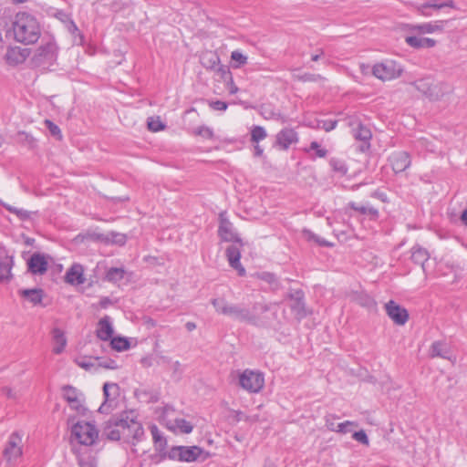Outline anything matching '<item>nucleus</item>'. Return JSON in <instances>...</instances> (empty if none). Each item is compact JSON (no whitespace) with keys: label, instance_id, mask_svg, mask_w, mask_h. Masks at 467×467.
I'll list each match as a JSON object with an SVG mask.
<instances>
[{"label":"nucleus","instance_id":"9b49d317","mask_svg":"<svg viewBox=\"0 0 467 467\" xmlns=\"http://www.w3.org/2000/svg\"><path fill=\"white\" fill-rule=\"evenodd\" d=\"M385 309L389 317L399 326H403L409 319L407 309L395 301L390 300L385 305Z\"/></svg>","mask_w":467,"mask_h":467},{"label":"nucleus","instance_id":"f3484780","mask_svg":"<svg viewBox=\"0 0 467 467\" xmlns=\"http://www.w3.org/2000/svg\"><path fill=\"white\" fill-rule=\"evenodd\" d=\"M48 263L44 254L34 253L27 261L28 270L34 275H44L47 271Z\"/></svg>","mask_w":467,"mask_h":467},{"label":"nucleus","instance_id":"bf43d9fd","mask_svg":"<svg viewBox=\"0 0 467 467\" xmlns=\"http://www.w3.org/2000/svg\"><path fill=\"white\" fill-rule=\"evenodd\" d=\"M428 85L427 81L426 80H420L418 81L417 83V88L419 90H421L425 96L427 97H431L432 96V92L430 88H428L427 89H425V87Z\"/></svg>","mask_w":467,"mask_h":467},{"label":"nucleus","instance_id":"7c9ffc66","mask_svg":"<svg viewBox=\"0 0 467 467\" xmlns=\"http://www.w3.org/2000/svg\"><path fill=\"white\" fill-rule=\"evenodd\" d=\"M150 432H151V435H152V440H153V442L155 444V447L159 450V451H162L166 448L167 446V440L166 438L162 435V433L160 431V430L158 429L157 426L153 425L151 428H150Z\"/></svg>","mask_w":467,"mask_h":467},{"label":"nucleus","instance_id":"864d4df0","mask_svg":"<svg viewBox=\"0 0 467 467\" xmlns=\"http://www.w3.org/2000/svg\"><path fill=\"white\" fill-rule=\"evenodd\" d=\"M415 29L419 30L420 36L426 33H432L438 28V26H433L431 23L418 25L414 26Z\"/></svg>","mask_w":467,"mask_h":467},{"label":"nucleus","instance_id":"680f3d73","mask_svg":"<svg viewBox=\"0 0 467 467\" xmlns=\"http://www.w3.org/2000/svg\"><path fill=\"white\" fill-rule=\"evenodd\" d=\"M370 197L379 199L383 202H388V197H387L386 193L383 192H380V191H375V192H371Z\"/></svg>","mask_w":467,"mask_h":467},{"label":"nucleus","instance_id":"13d9d810","mask_svg":"<svg viewBox=\"0 0 467 467\" xmlns=\"http://www.w3.org/2000/svg\"><path fill=\"white\" fill-rule=\"evenodd\" d=\"M209 106L213 110L224 111L228 108V104L222 100L210 101Z\"/></svg>","mask_w":467,"mask_h":467},{"label":"nucleus","instance_id":"9d476101","mask_svg":"<svg viewBox=\"0 0 467 467\" xmlns=\"http://www.w3.org/2000/svg\"><path fill=\"white\" fill-rule=\"evenodd\" d=\"M219 221L220 223L218 227V235L221 240L223 242L236 243L242 246V239L234 231L233 223L226 217H224L223 213H220Z\"/></svg>","mask_w":467,"mask_h":467},{"label":"nucleus","instance_id":"c9c22d12","mask_svg":"<svg viewBox=\"0 0 467 467\" xmlns=\"http://www.w3.org/2000/svg\"><path fill=\"white\" fill-rule=\"evenodd\" d=\"M302 234L307 241L315 242L316 244H317L320 246L329 247L332 245V244L320 238L316 234H314L311 230L304 229L302 231Z\"/></svg>","mask_w":467,"mask_h":467},{"label":"nucleus","instance_id":"0e129e2a","mask_svg":"<svg viewBox=\"0 0 467 467\" xmlns=\"http://www.w3.org/2000/svg\"><path fill=\"white\" fill-rule=\"evenodd\" d=\"M337 124V120H326L323 122L322 128L326 131H331L332 130H334L336 128Z\"/></svg>","mask_w":467,"mask_h":467},{"label":"nucleus","instance_id":"a878e982","mask_svg":"<svg viewBox=\"0 0 467 467\" xmlns=\"http://www.w3.org/2000/svg\"><path fill=\"white\" fill-rule=\"evenodd\" d=\"M201 63L205 68L215 71L220 65V57L215 52H207L202 56Z\"/></svg>","mask_w":467,"mask_h":467},{"label":"nucleus","instance_id":"603ef678","mask_svg":"<svg viewBox=\"0 0 467 467\" xmlns=\"http://www.w3.org/2000/svg\"><path fill=\"white\" fill-rule=\"evenodd\" d=\"M92 358H88L87 357H84V358H80L76 360L77 364L82 368H85L86 370H88L92 368H94L95 366H97V361H92L91 360Z\"/></svg>","mask_w":467,"mask_h":467},{"label":"nucleus","instance_id":"774afa93","mask_svg":"<svg viewBox=\"0 0 467 467\" xmlns=\"http://www.w3.org/2000/svg\"><path fill=\"white\" fill-rule=\"evenodd\" d=\"M140 364L145 367V368H149V367H151L152 366V361H151V358H142L140 359Z\"/></svg>","mask_w":467,"mask_h":467},{"label":"nucleus","instance_id":"4d7b16f0","mask_svg":"<svg viewBox=\"0 0 467 467\" xmlns=\"http://www.w3.org/2000/svg\"><path fill=\"white\" fill-rule=\"evenodd\" d=\"M300 79L305 82H317L324 80L325 78L319 74L306 73L300 77Z\"/></svg>","mask_w":467,"mask_h":467},{"label":"nucleus","instance_id":"ea45409f","mask_svg":"<svg viewBox=\"0 0 467 467\" xmlns=\"http://www.w3.org/2000/svg\"><path fill=\"white\" fill-rule=\"evenodd\" d=\"M329 164L332 168V170L340 175H346L348 172V167L346 166L345 162L339 159L332 158L329 161Z\"/></svg>","mask_w":467,"mask_h":467},{"label":"nucleus","instance_id":"5fc2aeb1","mask_svg":"<svg viewBox=\"0 0 467 467\" xmlns=\"http://www.w3.org/2000/svg\"><path fill=\"white\" fill-rule=\"evenodd\" d=\"M195 134L210 140L214 136L213 130L206 126L197 128Z\"/></svg>","mask_w":467,"mask_h":467},{"label":"nucleus","instance_id":"49530a36","mask_svg":"<svg viewBox=\"0 0 467 467\" xmlns=\"http://www.w3.org/2000/svg\"><path fill=\"white\" fill-rule=\"evenodd\" d=\"M93 360L97 361V367L104 368L108 369H117L119 366L114 359L107 358L105 360H99V358H94Z\"/></svg>","mask_w":467,"mask_h":467},{"label":"nucleus","instance_id":"ddd939ff","mask_svg":"<svg viewBox=\"0 0 467 467\" xmlns=\"http://www.w3.org/2000/svg\"><path fill=\"white\" fill-rule=\"evenodd\" d=\"M348 210H352L358 213L359 214L366 215L372 221H377L379 217V210L369 205L368 203L358 204L355 202H349L345 208V213L348 216H353V214L349 213Z\"/></svg>","mask_w":467,"mask_h":467},{"label":"nucleus","instance_id":"c03bdc74","mask_svg":"<svg viewBox=\"0 0 467 467\" xmlns=\"http://www.w3.org/2000/svg\"><path fill=\"white\" fill-rule=\"evenodd\" d=\"M7 211H9L11 213L16 214L20 220L26 221L30 218V212L19 209L11 205L6 206Z\"/></svg>","mask_w":467,"mask_h":467},{"label":"nucleus","instance_id":"a18cd8bd","mask_svg":"<svg viewBox=\"0 0 467 467\" xmlns=\"http://www.w3.org/2000/svg\"><path fill=\"white\" fill-rule=\"evenodd\" d=\"M420 10L422 15L430 16L432 11H438V2L437 0H432L431 3H424L420 5Z\"/></svg>","mask_w":467,"mask_h":467},{"label":"nucleus","instance_id":"c85d7f7f","mask_svg":"<svg viewBox=\"0 0 467 467\" xmlns=\"http://www.w3.org/2000/svg\"><path fill=\"white\" fill-rule=\"evenodd\" d=\"M353 136L358 140L368 142L371 139L372 133L368 127L358 123V127L353 129Z\"/></svg>","mask_w":467,"mask_h":467},{"label":"nucleus","instance_id":"aec40b11","mask_svg":"<svg viewBox=\"0 0 467 467\" xmlns=\"http://www.w3.org/2000/svg\"><path fill=\"white\" fill-rule=\"evenodd\" d=\"M12 257L8 256L4 249L0 248V282L9 281L12 277Z\"/></svg>","mask_w":467,"mask_h":467},{"label":"nucleus","instance_id":"1a4fd4ad","mask_svg":"<svg viewBox=\"0 0 467 467\" xmlns=\"http://www.w3.org/2000/svg\"><path fill=\"white\" fill-rule=\"evenodd\" d=\"M57 47L56 43L49 40L36 50L33 60L37 65L52 64L57 58Z\"/></svg>","mask_w":467,"mask_h":467},{"label":"nucleus","instance_id":"4c0bfd02","mask_svg":"<svg viewBox=\"0 0 467 467\" xmlns=\"http://www.w3.org/2000/svg\"><path fill=\"white\" fill-rule=\"evenodd\" d=\"M231 59L234 68H239L247 63V57L239 50H234L231 53Z\"/></svg>","mask_w":467,"mask_h":467},{"label":"nucleus","instance_id":"338daca9","mask_svg":"<svg viewBox=\"0 0 467 467\" xmlns=\"http://www.w3.org/2000/svg\"><path fill=\"white\" fill-rule=\"evenodd\" d=\"M2 392L6 395L8 399H16V395L13 392L12 389L9 387L2 388Z\"/></svg>","mask_w":467,"mask_h":467},{"label":"nucleus","instance_id":"bb28decb","mask_svg":"<svg viewBox=\"0 0 467 467\" xmlns=\"http://www.w3.org/2000/svg\"><path fill=\"white\" fill-rule=\"evenodd\" d=\"M429 259L428 251L420 246H413L411 248V260L422 266V269L425 271V263Z\"/></svg>","mask_w":467,"mask_h":467},{"label":"nucleus","instance_id":"39448f33","mask_svg":"<svg viewBox=\"0 0 467 467\" xmlns=\"http://www.w3.org/2000/svg\"><path fill=\"white\" fill-rule=\"evenodd\" d=\"M71 433L80 444L86 446L93 445L99 436L96 427L89 422H77Z\"/></svg>","mask_w":467,"mask_h":467},{"label":"nucleus","instance_id":"f257e3e1","mask_svg":"<svg viewBox=\"0 0 467 467\" xmlns=\"http://www.w3.org/2000/svg\"><path fill=\"white\" fill-rule=\"evenodd\" d=\"M14 39L24 45L35 44L41 36V26L35 16L18 12L12 22Z\"/></svg>","mask_w":467,"mask_h":467},{"label":"nucleus","instance_id":"20e7f679","mask_svg":"<svg viewBox=\"0 0 467 467\" xmlns=\"http://www.w3.org/2000/svg\"><path fill=\"white\" fill-rule=\"evenodd\" d=\"M202 453H204V450L197 445H178L171 448L168 457L171 460H177L179 462H196Z\"/></svg>","mask_w":467,"mask_h":467},{"label":"nucleus","instance_id":"423d86ee","mask_svg":"<svg viewBox=\"0 0 467 467\" xmlns=\"http://www.w3.org/2000/svg\"><path fill=\"white\" fill-rule=\"evenodd\" d=\"M239 385L250 393H258L265 386L264 374L245 369L239 375Z\"/></svg>","mask_w":467,"mask_h":467},{"label":"nucleus","instance_id":"473e14b6","mask_svg":"<svg viewBox=\"0 0 467 467\" xmlns=\"http://www.w3.org/2000/svg\"><path fill=\"white\" fill-rule=\"evenodd\" d=\"M257 278L269 284L273 290L280 287V283L275 274L270 272H261L256 275Z\"/></svg>","mask_w":467,"mask_h":467},{"label":"nucleus","instance_id":"393cba45","mask_svg":"<svg viewBox=\"0 0 467 467\" xmlns=\"http://www.w3.org/2000/svg\"><path fill=\"white\" fill-rule=\"evenodd\" d=\"M52 337H53V341L55 343V347L53 348V352L55 354L62 353L67 345V338L64 335V332L60 328L55 327L52 330Z\"/></svg>","mask_w":467,"mask_h":467},{"label":"nucleus","instance_id":"8fccbe9b","mask_svg":"<svg viewBox=\"0 0 467 467\" xmlns=\"http://www.w3.org/2000/svg\"><path fill=\"white\" fill-rule=\"evenodd\" d=\"M352 438L363 444V445H366V446H368L369 445V440H368V437L366 433V431L364 430H360L358 431H354L353 434H352Z\"/></svg>","mask_w":467,"mask_h":467},{"label":"nucleus","instance_id":"09e8293b","mask_svg":"<svg viewBox=\"0 0 467 467\" xmlns=\"http://www.w3.org/2000/svg\"><path fill=\"white\" fill-rule=\"evenodd\" d=\"M148 129L151 131H160L162 130L165 128V125L160 120V119H154L153 118L148 119Z\"/></svg>","mask_w":467,"mask_h":467},{"label":"nucleus","instance_id":"f8f14e48","mask_svg":"<svg viewBox=\"0 0 467 467\" xmlns=\"http://www.w3.org/2000/svg\"><path fill=\"white\" fill-rule=\"evenodd\" d=\"M288 298L292 300L290 308L292 312L295 314L296 317L299 320L306 317L308 315V311L306 310V304L304 301V292L300 289L296 290L295 292L290 293L288 295Z\"/></svg>","mask_w":467,"mask_h":467},{"label":"nucleus","instance_id":"de8ad7c7","mask_svg":"<svg viewBox=\"0 0 467 467\" xmlns=\"http://www.w3.org/2000/svg\"><path fill=\"white\" fill-rule=\"evenodd\" d=\"M45 124L52 136L56 137L57 140L62 139L61 130L57 124L49 119H46Z\"/></svg>","mask_w":467,"mask_h":467},{"label":"nucleus","instance_id":"dca6fc26","mask_svg":"<svg viewBox=\"0 0 467 467\" xmlns=\"http://www.w3.org/2000/svg\"><path fill=\"white\" fill-rule=\"evenodd\" d=\"M297 141V133L293 129L285 128L276 134L275 145L281 150H286L290 145Z\"/></svg>","mask_w":467,"mask_h":467},{"label":"nucleus","instance_id":"e433bc0d","mask_svg":"<svg viewBox=\"0 0 467 467\" xmlns=\"http://www.w3.org/2000/svg\"><path fill=\"white\" fill-rule=\"evenodd\" d=\"M211 304L213 305V306L214 307L215 311L218 314H221L223 316L226 315V312L224 309H228V306H230V304L223 297L213 298L211 300Z\"/></svg>","mask_w":467,"mask_h":467},{"label":"nucleus","instance_id":"0eeeda50","mask_svg":"<svg viewBox=\"0 0 467 467\" xmlns=\"http://www.w3.org/2000/svg\"><path fill=\"white\" fill-rule=\"evenodd\" d=\"M402 71L401 67L393 60L375 64L372 67L373 76L383 81L399 78Z\"/></svg>","mask_w":467,"mask_h":467},{"label":"nucleus","instance_id":"37998d69","mask_svg":"<svg viewBox=\"0 0 467 467\" xmlns=\"http://www.w3.org/2000/svg\"><path fill=\"white\" fill-rule=\"evenodd\" d=\"M83 401H84V396L78 397L67 403L72 410H76L79 414L84 415L87 409L84 407Z\"/></svg>","mask_w":467,"mask_h":467},{"label":"nucleus","instance_id":"58836bf2","mask_svg":"<svg viewBox=\"0 0 467 467\" xmlns=\"http://www.w3.org/2000/svg\"><path fill=\"white\" fill-rule=\"evenodd\" d=\"M215 71L226 84H233V75L227 66L219 65Z\"/></svg>","mask_w":467,"mask_h":467},{"label":"nucleus","instance_id":"412c9836","mask_svg":"<svg viewBox=\"0 0 467 467\" xmlns=\"http://www.w3.org/2000/svg\"><path fill=\"white\" fill-rule=\"evenodd\" d=\"M17 293L21 298L31 303L33 306L42 304L44 291L41 288L19 289Z\"/></svg>","mask_w":467,"mask_h":467},{"label":"nucleus","instance_id":"3c124183","mask_svg":"<svg viewBox=\"0 0 467 467\" xmlns=\"http://www.w3.org/2000/svg\"><path fill=\"white\" fill-rule=\"evenodd\" d=\"M338 419V417L335 414H327L326 417H325V422H326V427L330 431H337V425L338 423L336 422V420Z\"/></svg>","mask_w":467,"mask_h":467},{"label":"nucleus","instance_id":"7ed1b4c3","mask_svg":"<svg viewBox=\"0 0 467 467\" xmlns=\"http://www.w3.org/2000/svg\"><path fill=\"white\" fill-rule=\"evenodd\" d=\"M224 310L226 312L225 316L240 322H245L255 327H265L268 325L267 321L243 306L230 304L228 309Z\"/></svg>","mask_w":467,"mask_h":467},{"label":"nucleus","instance_id":"cd10ccee","mask_svg":"<svg viewBox=\"0 0 467 467\" xmlns=\"http://www.w3.org/2000/svg\"><path fill=\"white\" fill-rule=\"evenodd\" d=\"M168 428L172 431L178 429L182 433L189 434L192 431L193 425L185 419H175L171 425H168Z\"/></svg>","mask_w":467,"mask_h":467},{"label":"nucleus","instance_id":"e2e57ef3","mask_svg":"<svg viewBox=\"0 0 467 467\" xmlns=\"http://www.w3.org/2000/svg\"><path fill=\"white\" fill-rule=\"evenodd\" d=\"M113 238L111 242L114 244H124L126 242V236L121 234H112Z\"/></svg>","mask_w":467,"mask_h":467},{"label":"nucleus","instance_id":"72a5a7b5","mask_svg":"<svg viewBox=\"0 0 467 467\" xmlns=\"http://www.w3.org/2000/svg\"><path fill=\"white\" fill-rule=\"evenodd\" d=\"M61 390L63 392V398L67 402H70L78 397H83V393L71 385H64Z\"/></svg>","mask_w":467,"mask_h":467},{"label":"nucleus","instance_id":"5701e85b","mask_svg":"<svg viewBox=\"0 0 467 467\" xmlns=\"http://www.w3.org/2000/svg\"><path fill=\"white\" fill-rule=\"evenodd\" d=\"M112 335L113 327L111 326L109 317L106 316L99 321L97 337L103 341H108L112 337Z\"/></svg>","mask_w":467,"mask_h":467},{"label":"nucleus","instance_id":"4be33fe9","mask_svg":"<svg viewBox=\"0 0 467 467\" xmlns=\"http://www.w3.org/2000/svg\"><path fill=\"white\" fill-rule=\"evenodd\" d=\"M118 420V415L112 416L107 422L103 433L110 441H119L123 439V433L120 427L115 424Z\"/></svg>","mask_w":467,"mask_h":467},{"label":"nucleus","instance_id":"6e6552de","mask_svg":"<svg viewBox=\"0 0 467 467\" xmlns=\"http://www.w3.org/2000/svg\"><path fill=\"white\" fill-rule=\"evenodd\" d=\"M22 454V436L13 432L8 438L3 456L10 465H15Z\"/></svg>","mask_w":467,"mask_h":467},{"label":"nucleus","instance_id":"c756f323","mask_svg":"<svg viewBox=\"0 0 467 467\" xmlns=\"http://www.w3.org/2000/svg\"><path fill=\"white\" fill-rule=\"evenodd\" d=\"M264 118L266 119H275L281 121L282 123H285L287 119L285 115H283L279 110H275L270 106H263L262 107Z\"/></svg>","mask_w":467,"mask_h":467},{"label":"nucleus","instance_id":"2eb2a0df","mask_svg":"<svg viewBox=\"0 0 467 467\" xmlns=\"http://www.w3.org/2000/svg\"><path fill=\"white\" fill-rule=\"evenodd\" d=\"M389 162L395 173L406 171L411 163L410 156L407 151H398L391 154Z\"/></svg>","mask_w":467,"mask_h":467},{"label":"nucleus","instance_id":"6ab92c4d","mask_svg":"<svg viewBox=\"0 0 467 467\" xmlns=\"http://www.w3.org/2000/svg\"><path fill=\"white\" fill-rule=\"evenodd\" d=\"M226 257L229 265L234 269L237 270L240 276L245 275V269L240 263L241 251L240 248L234 244H232L226 248Z\"/></svg>","mask_w":467,"mask_h":467},{"label":"nucleus","instance_id":"f704fd0d","mask_svg":"<svg viewBox=\"0 0 467 467\" xmlns=\"http://www.w3.org/2000/svg\"><path fill=\"white\" fill-rule=\"evenodd\" d=\"M110 346L117 351H124L130 348V344L126 337H115L110 338Z\"/></svg>","mask_w":467,"mask_h":467},{"label":"nucleus","instance_id":"a211bd4d","mask_svg":"<svg viewBox=\"0 0 467 467\" xmlns=\"http://www.w3.org/2000/svg\"><path fill=\"white\" fill-rule=\"evenodd\" d=\"M65 281L71 285H83L86 282L83 265L73 264L66 272Z\"/></svg>","mask_w":467,"mask_h":467},{"label":"nucleus","instance_id":"2f4dec72","mask_svg":"<svg viewBox=\"0 0 467 467\" xmlns=\"http://www.w3.org/2000/svg\"><path fill=\"white\" fill-rule=\"evenodd\" d=\"M125 269L122 267H111L106 272L105 279L110 283H118L124 278Z\"/></svg>","mask_w":467,"mask_h":467},{"label":"nucleus","instance_id":"052dcab7","mask_svg":"<svg viewBox=\"0 0 467 467\" xmlns=\"http://www.w3.org/2000/svg\"><path fill=\"white\" fill-rule=\"evenodd\" d=\"M254 312H260L261 314L270 310V306L265 304H254L253 306Z\"/></svg>","mask_w":467,"mask_h":467},{"label":"nucleus","instance_id":"6e6d98bb","mask_svg":"<svg viewBox=\"0 0 467 467\" xmlns=\"http://www.w3.org/2000/svg\"><path fill=\"white\" fill-rule=\"evenodd\" d=\"M309 149L316 150V155L319 158H325L327 154V150L326 149L320 148V145L317 141H312L310 143Z\"/></svg>","mask_w":467,"mask_h":467},{"label":"nucleus","instance_id":"f03ea898","mask_svg":"<svg viewBox=\"0 0 467 467\" xmlns=\"http://www.w3.org/2000/svg\"><path fill=\"white\" fill-rule=\"evenodd\" d=\"M115 424L117 427H120L123 433V441L128 443L135 445L144 436L142 424L138 420V414L135 410L120 412Z\"/></svg>","mask_w":467,"mask_h":467},{"label":"nucleus","instance_id":"4468645a","mask_svg":"<svg viewBox=\"0 0 467 467\" xmlns=\"http://www.w3.org/2000/svg\"><path fill=\"white\" fill-rule=\"evenodd\" d=\"M104 402L99 408L100 413H107L112 402L119 395V387L117 383L106 382L103 385Z\"/></svg>","mask_w":467,"mask_h":467},{"label":"nucleus","instance_id":"79ce46f5","mask_svg":"<svg viewBox=\"0 0 467 467\" xmlns=\"http://www.w3.org/2000/svg\"><path fill=\"white\" fill-rule=\"evenodd\" d=\"M358 426V424L356 421L346 420V421L338 423L337 425V429L336 432H338L340 434H346V433L351 432L353 428H356Z\"/></svg>","mask_w":467,"mask_h":467},{"label":"nucleus","instance_id":"69168bd1","mask_svg":"<svg viewBox=\"0 0 467 467\" xmlns=\"http://www.w3.org/2000/svg\"><path fill=\"white\" fill-rule=\"evenodd\" d=\"M361 305L364 306H367V307H371V306H374L376 305L375 301L373 300V298H371L370 296H366L362 301H361Z\"/></svg>","mask_w":467,"mask_h":467},{"label":"nucleus","instance_id":"b1692460","mask_svg":"<svg viewBox=\"0 0 467 467\" xmlns=\"http://www.w3.org/2000/svg\"><path fill=\"white\" fill-rule=\"evenodd\" d=\"M406 43L414 48L433 47L436 41L430 37L422 36H409L405 38Z\"/></svg>","mask_w":467,"mask_h":467},{"label":"nucleus","instance_id":"a19ab883","mask_svg":"<svg viewBox=\"0 0 467 467\" xmlns=\"http://www.w3.org/2000/svg\"><path fill=\"white\" fill-rule=\"evenodd\" d=\"M267 136V133L264 127L254 126L251 130V141L258 143Z\"/></svg>","mask_w":467,"mask_h":467}]
</instances>
